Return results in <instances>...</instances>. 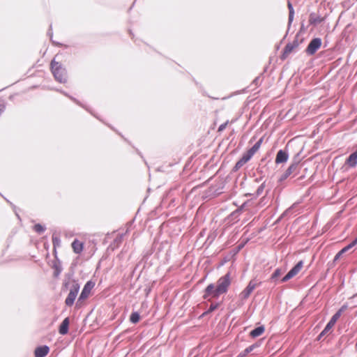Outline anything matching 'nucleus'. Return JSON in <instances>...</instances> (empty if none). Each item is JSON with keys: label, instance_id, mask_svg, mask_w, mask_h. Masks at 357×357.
Instances as JSON below:
<instances>
[{"label": "nucleus", "instance_id": "56", "mask_svg": "<svg viewBox=\"0 0 357 357\" xmlns=\"http://www.w3.org/2000/svg\"><path fill=\"white\" fill-rule=\"evenodd\" d=\"M246 179H247V176H246V175H244V176H243L242 181H241V183H240V185H241V188H243V185H244V184H245V181H246Z\"/></svg>", "mask_w": 357, "mask_h": 357}, {"label": "nucleus", "instance_id": "41", "mask_svg": "<svg viewBox=\"0 0 357 357\" xmlns=\"http://www.w3.org/2000/svg\"><path fill=\"white\" fill-rule=\"evenodd\" d=\"M107 126H108V127H109V128H110L112 130H114L115 132H116V133H117L119 136H121V137L122 139H123V140H124L125 142H126L127 143H128L129 144H130V145H131V142H130L128 139H126V137H124V136H123L121 132H118L117 130H115V128H114L112 125H110V124H107Z\"/></svg>", "mask_w": 357, "mask_h": 357}, {"label": "nucleus", "instance_id": "49", "mask_svg": "<svg viewBox=\"0 0 357 357\" xmlns=\"http://www.w3.org/2000/svg\"><path fill=\"white\" fill-rule=\"evenodd\" d=\"M338 260H336L335 259V256L334 257L333 259L331 261H329L328 264H327V266H328V268H333L336 262Z\"/></svg>", "mask_w": 357, "mask_h": 357}, {"label": "nucleus", "instance_id": "4", "mask_svg": "<svg viewBox=\"0 0 357 357\" xmlns=\"http://www.w3.org/2000/svg\"><path fill=\"white\" fill-rule=\"evenodd\" d=\"M250 239L248 238L245 241L240 243L236 247L233 248L229 251L228 254H227L223 259L219 262L217 265L216 268L219 269L222 266H223L227 262L233 260L234 261L236 260V257L238 254V252L245 246V245L248 243Z\"/></svg>", "mask_w": 357, "mask_h": 357}, {"label": "nucleus", "instance_id": "42", "mask_svg": "<svg viewBox=\"0 0 357 357\" xmlns=\"http://www.w3.org/2000/svg\"><path fill=\"white\" fill-rule=\"evenodd\" d=\"M291 279H292V278L290 276V274H289L287 273L284 276H283L282 278H280V283L287 282L289 280H290Z\"/></svg>", "mask_w": 357, "mask_h": 357}, {"label": "nucleus", "instance_id": "12", "mask_svg": "<svg viewBox=\"0 0 357 357\" xmlns=\"http://www.w3.org/2000/svg\"><path fill=\"white\" fill-rule=\"evenodd\" d=\"M287 8H288V10H289L287 31L285 35L284 36V37L282 38V39L281 40L280 43H282L285 40V38H287V34L289 33V29H290V27L291 26V24L294 22V19L295 10H294L293 4H292V3L290 1H287Z\"/></svg>", "mask_w": 357, "mask_h": 357}, {"label": "nucleus", "instance_id": "39", "mask_svg": "<svg viewBox=\"0 0 357 357\" xmlns=\"http://www.w3.org/2000/svg\"><path fill=\"white\" fill-rule=\"evenodd\" d=\"M261 77H263V73H260V75L259 76L256 77L253 79V81L252 82V84H254L256 86H258L261 85V82H262Z\"/></svg>", "mask_w": 357, "mask_h": 357}, {"label": "nucleus", "instance_id": "28", "mask_svg": "<svg viewBox=\"0 0 357 357\" xmlns=\"http://www.w3.org/2000/svg\"><path fill=\"white\" fill-rule=\"evenodd\" d=\"M141 319L140 313L138 311H132L130 314L129 320L133 324H137Z\"/></svg>", "mask_w": 357, "mask_h": 357}, {"label": "nucleus", "instance_id": "10", "mask_svg": "<svg viewBox=\"0 0 357 357\" xmlns=\"http://www.w3.org/2000/svg\"><path fill=\"white\" fill-rule=\"evenodd\" d=\"M261 282H259V283H256L254 282L253 280H251L248 282L246 287L239 294L240 299L241 301L248 299L250 297V296L251 295V294L252 293V291L255 290V289L257 287H259V285H261Z\"/></svg>", "mask_w": 357, "mask_h": 357}, {"label": "nucleus", "instance_id": "20", "mask_svg": "<svg viewBox=\"0 0 357 357\" xmlns=\"http://www.w3.org/2000/svg\"><path fill=\"white\" fill-rule=\"evenodd\" d=\"M51 267L54 269L53 277L57 278L63 271V267L61 264V261L60 259L58 260H52L51 264Z\"/></svg>", "mask_w": 357, "mask_h": 357}, {"label": "nucleus", "instance_id": "3", "mask_svg": "<svg viewBox=\"0 0 357 357\" xmlns=\"http://www.w3.org/2000/svg\"><path fill=\"white\" fill-rule=\"evenodd\" d=\"M348 307V303H345L335 312V314L331 317L330 320L326 324L324 329L317 335L316 338L317 341L321 340V339L333 328L344 312L347 310Z\"/></svg>", "mask_w": 357, "mask_h": 357}, {"label": "nucleus", "instance_id": "62", "mask_svg": "<svg viewBox=\"0 0 357 357\" xmlns=\"http://www.w3.org/2000/svg\"><path fill=\"white\" fill-rule=\"evenodd\" d=\"M342 57L338 58V59L335 61L336 64H337V65L340 64V63L342 62Z\"/></svg>", "mask_w": 357, "mask_h": 357}, {"label": "nucleus", "instance_id": "13", "mask_svg": "<svg viewBox=\"0 0 357 357\" xmlns=\"http://www.w3.org/2000/svg\"><path fill=\"white\" fill-rule=\"evenodd\" d=\"M326 18L321 17V15L317 14L314 12H312L309 15L308 22L309 25L314 27L317 26L319 24L325 22Z\"/></svg>", "mask_w": 357, "mask_h": 357}, {"label": "nucleus", "instance_id": "64", "mask_svg": "<svg viewBox=\"0 0 357 357\" xmlns=\"http://www.w3.org/2000/svg\"><path fill=\"white\" fill-rule=\"evenodd\" d=\"M128 33H129L130 36L132 37V38H134V33H133V32L132 31L131 29L128 30Z\"/></svg>", "mask_w": 357, "mask_h": 357}, {"label": "nucleus", "instance_id": "53", "mask_svg": "<svg viewBox=\"0 0 357 357\" xmlns=\"http://www.w3.org/2000/svg\"><path fill=\"white\" fill-rule=\"evenodd\" d=\"M209 312L207 311V310H206L204 312H203L199 317V319H203L204 317L209 315Z\"/></svg>", "mask_w": 357, "mask_h": 357}, {"label": "nucleus", "instance_id": "8", "mask_svg": "<svg viewBox=\"0 0 357 357\" xmlns=\"http://www.w3.org/2000/svg\"><path fill=\"white\" fill-rule=\"evenodd\" d=\"M322 45V40L319 37H313L307 45L305 53L307 56H314Z\"/></svg>", "mask_w": 357, "mask_h": 357}, {"label": "nucleus", "instance_id": "34", "mask_svg": "<svg viewBox=\"0 0 357 357\" xmlns=\"http://www.w3.org/2000/svg\"><path fill=\"white\" fill-rule=\"evenodd\" d=\"M74 269L73 267L71 266L70 271L65 274V278L64 280H67L71 283H73V280H77V278H74Z\"/></svg>", "mask_w": 357, "mask_h": 357}, {"label": "nucleus", "instance_id": "1", "mask_svg": "<svg viewBox=\"0 0 357 357\" xmlns=\"http://www.w3.org/2000/svg\"><path fill=\"white\" fill-rule=\"evenodd\" d=\"M233 265L229 267L226 274L220 277L216 283H209L203 291L202 298L207 302L218 300L221 295L226 294L231 284V275Z\"/></svg>", "mask_w": 357, "mask_h": 357}, {"label": "nucleus", "instance_id": "32", "mask_svg": "<svg viewBox=\"0 0 357 357\" xmlns=\"http://www.w3.org/2000/svg\"><path fill=\"white\" fill-rule=\"evenodd\" d=\"M46 229V226L41 223H36L33 227V231L38 234H42L44 233Z\"/></svg>", "mask_w": 357, "mask_h": 357}, {"label": "nucleus", "instance_id": "52", "mask_svg": "<svg viewBox=\"0 0 357 357\" xmlns=\"http://www.w3.org/2000/svg\"><path fill=\"white\" fill-rule=\"evenodd\" d=\"M342 5L344 8L349 9L350 8V1L349 0L348 1H343Z\"/></svg>", "mask_w": 357, "mask_h": 357}, {"label": "nucleus", "instance_id": "40", "mask_svg": "<svg viewBox=\"0 0 357 357\" xmlns=\"http://www.w3.org/2000/svg\"><path fill=\"white\" fill-rule=\"evenodd\" d=\"M71 282L67 280H63V282H62V286H61V291H66L67 290H68L70 289V283Z\"/></svg>", "mask_w": 357, "mask_h": 357}, {"label": "nucleus", "instance_id": "57", "mask_svg": "<svg viewBox=\"0 0 357 357\" xmlns=\"http://www.w3.org/2000/svg\"><path fill=\"white\" fill-rule=\"evenodd\" d=\"M268 155H269V154H268V153H267L266 156L263 157V158L261 159V160H260V163H259V165H261V163H263L264 162H265V161L266 160L267 157L268 156Z\"/></svg>", "mask_w": 357, "mask_h": 357}, {"label": "nucleus", "instance_id": "33", "mask_svg": "<svg viewBox=\"0 0 357 357\" xmlns=\"http://www.w3.org/2000/svg\"><path fill=\"white\" fill-rule=\"evenodd\" d=\"M303 261L300 260L290 270L293 271L295 275H297L303 268Z\"/></svg>", "mask_w": 357, "mask_h": 357}, {"label": "nucleus", "instance_id": "37", "mask_svg": "<svg viewBox=\"0 0 357 357\" xmlns=\"http://www.w3.org/2000/svg\"><path fill=\"white\" fill-rule=\"evenodd\" d=\"M52 244L53 248H58L61 245V238L59 236L55 235L54 234L52 235Z\"/></svg>", "mask_w": 357, "mask_h": 357}, {"label": "nucleus", "instance_id": "25", "mask_svg": "<svg viewBox=\"0 0 357 357\" xmlns=\"http://www.w3.org/2000/svg\"><path fill=\"white\" fill-rule=\"evenodd\" d=\"M80 289V283L79 282V280H73V283H71V285L69 289V292L71 294H75L76 296H78L79 291Z\"/></svg>", "mask_w": 357, "mask_h": 357}, {"label": "nucleus", "instance_id": "11", "mask_svg": "<svg viewBox=\"0 0 357 357\" xmlns=\"http://www.w3.org/2000/svg\"><path fill=\"white\" fill-rule=\"evenodd\" d=\"M264 338H261L257 340L254 344L250 345L247 348H245L243 351L240 352L236 357H246L250 353H251L254 349L259 348L261 346Z\"/></svg>", "mask_w": 357, "mask_h": 357}, {"label": "nucleus", "instance_id": "60", "mask_svg": "<svg viewBox=\"0 0 357 357\" xmlns=\"http://www.w3.org/2000/svg\"><path fill=\"white\" fill-rule=\"evenodd\" d=\"M193 81H194V82L195 83V84H196V86H197L199 87L200 89H202V84H201L200 83H199L198 82H197V81L195 79V78H193Z\"/></svg>", "mask_w": 357, "mask_h": 357}, {"label": "nucleus", "instance_id": "17", "mask_svg": "<svg viewBox=\"0 0 357 357\" xmlns=\"http://www.w3.org/2000/svg\"><path fill=\"white\" fill-rule=\"evenodd\" d=\"M50 351V347L46 344L38 345L35 348L34 357H45Z\"/></svg>", "mask_w": 357, "mask_h": 357}, {"label": "nucleus", "instance_id": "46", "mask_svg": "<svg viewBox=\"0 0 357 357\" xmlns=\"http://www.w3.org/2000/svg\"><path fill=\"white\" fill-rule=\"evenodd\" d=\"M172 164H169V165L167 166H160V167H158L157 169H156V171L157 172H166V168H168L169 167H172Z\"/></svg>", "mask_w": 357, "mask_h": 357}, {"label": "nucleus", "instance_id": "22", "mask_svg": "<svg viewBox=\"0 0 357 357\" xmlns=\"http://www.w3.org/2000/svg\"><path fill=\"white\" fill-rule=\"evenodd\" d=\"M265 330H266L265 326L263 324H259L258 326H257L256 327H255L254 329H252V331H250L249 336L253 339L257 338V337L261 336V335H263L265 332Z\"/></svg>", "mask_w": 357, "mask_h": 357}, {"label": "nucleus", "instance_id": "59", "mask_svg": "<svg viewBox=\"0 0 357 357\" xmlns=\"http://www.w3.org/2000/svg\"><path fill=\"white\" fill-rule=\"evenodd\" d=\"M193 81H194V82L195 83V84H196V86H197L199 87L200 89H202V84H201L200 83H199L198 82H197V81L195 79V78H193Z\"/></svg>", "mask_w": 357, "mask_h": 357}, {"label": "nucleus", "instance_id": "55", "mask_svg": "<svg viewBox=\"0 0 357 357\" xmlns=\"http://www.w3.org/2000/svg\"><path fill=\"white\" fill-rule=\"evenodd\" d=\"M58 92L61 93V94H63V96H65L66 97H68L69 93L65 91H63V89H56Z\"/></svg>", "mask_w": 357, "mask_h": 357}, {"label": "nucleus", "instance_id": "35", "mask_svg": "<svg viewBox=\"0 0 357 357\" xmlns=\"http://www.w3.org/2000/svg\"><path fill=\"white\" fill-rule=\"evenodd\" d=\"M123 237V234H120V235H119L117 237H116V238L114 239V241H113L112 243L109 246V248H112V244H114V245H115L114 248H112V250H114V249H115V248L119 247V245H120V244L121 243V242H122Z\"/></svg>", "mask_w": 357, "mask_h": 357}, {"label": "nucleus", "instance_id": "16", "mask_svg": "<svg viewBox=\"0 0 357 357\" xmlns=\"http://www.w3.org/2000/svg\"><path fill=\"white\" fill-rule=\"evenodd\" d=\"M356 245L357 239H353L349 243L343 247L335 254V259L339 260L341 257H342L343 255H344L347 252H348Z\"/></svg>", "mask_w": 357, "mask_h": 357}, {"label": "nucleus", "instance_id": "45", "mask_svg": "<svg viewBox=\"0 0 357 357\" xmlns=\"http://www.w3.org/2000/svg\"><path fill=\"white\" fill-rule=\"evenodd\" d=\"M52 44L56 47H67L68 46L64 45L63 43H60V42H58V41H55L53 39L50 40Z\"/></svg>", "mask_w": 357, "mask_h": 357}, {"label": "nucleus", "instance_id": "43", "mask_svg": "<svg viewBox=\"0 0 357 357\" xmlns=\"http://www.w3.org/2000/svg\"><path fill=\"white\" fill-rule=\"evenodd\" d=\"M228 123H229V121H227L224 122L223 123L220 124L218 128V132H221L224 131L226 129Z\"/></svg>", "mask_w": 357, "mask_h": 357}, {"label": "nucleus", "instance_id": "27", "mask_svg": "<svg viewBox=\"0 0 357 357\" xmlns=\"http://www.w3.org/2000/svg\"><path fill=\"white\" fill-rule=\"evenodd\" d=\"M265 186H266V181L263 182L261 185H259L257 188V189L256 190V191L255 192V193L252 194V193H246L245 195V196L248 197V196H251L252 195L255 198H257L260 195L262 194V192H264V188H265Z\"/></svg>", "mask_w": 357, "mask_h": 357}, {"label": "nucleus", "instance_id": "29", "mask_svg": "<svg viewBox=\"0 0 357 357\" xmlns=\"http://www.w3.org/2000/svg\"><path fill=\"white\" fill-rule=\"evenodd\" d=\"M239 215L238 211L234 210L227 216L228 222L231 224L237 222L239 220Z\"/></svg>", "mask_w": 357, "mask_h": 357}, {"label": "nucleus", "instance_id": "6", "mask_svg": "<svg viewBox=\"0 0 357 357\" xmlns=\"http://www.w3.org/2000/svg\"><path fill=\"white\" fill-rule=\"evenodd\" d=\"M301 168V167H298L294 164L290 163L289 167L278 178V183L281 185H282L283 182L291 176H292V177H295L300 173Z\"/></svg>", "mask_w": 357, "mask_h": 357}, {"label": "nucleus", "instance_id": "18", "mask_svg": "<svg viewBox=\"0 0 357 357\" xmlns=\"http://www.w3.org/2000/svg\"><path fill=\"white\" fill-rule=\"evenodd\" d=\"M345 165H347L349 167L354 168L357 165V148L349 155V156L346 158Z\"/></svg>", "mask_w": 357, "mask_h": 357}, {"label": "nucleus", "instance_id": "36", "mask_svg": "<svg viewBox=\"0 0 357 357\" xmlns=\"http://www.w3.org/2000/svg\"><path fill=\"white\" fill-rule=\"evenodd\" d=\"M307 26L305 25V19H303L301 22V26L298 31L296 33V36L298 39L300 35H303L306 32Z\"/></svg>", "mask_w": 357, "mask_h": 357}, {"label": "nucleus", "instance_id": "5", "mask_svg": "<svg viewBox=\"0 0 357 357\" xmlns=\"http://www.w3.org/2000/svg\"><path fill=\"white\" fill-rule=\"evenodd\" d=\"M95 284L96 282L93 280H89L85 283L75 303V307L77 308L81 307L82 302H84L89 297L92 289L95 287Z\"/></svg>", "mask_w": 357, "mask_h": 357}, {"label": "nucleus", "instance_id": "24", "mask_svg": "<svg viewBox=\"0 0 357 357\" xmlns=\"http://www.w3.org/2000/svg\"><path fill=\"white\" fill-rule=\"evenodd\" d=\"M282 273H283V271H282V268H280V267L276 268L273 271L272 274L271 275L268 280L271 282H274L275 284L280 283V277L281 276Z\"/></svg>", "mask_w": 357, "mask_h": 357}, {"label": "nucleus", "instance_id": "54", "mask_svg": "<svg viewBox=\"0 0 357 357\" xmlns=\"http://www.w3.org/2000/svg\"><path fill=\"white\" fill-rule=\"evenodd\" d=\"M257 172L260 176L264 175L263 168L260 165L257 168Z\"/></svg>", "mask_w": 357, "mask_h": 357}, {"label": "nucleus", "instance_id": "19", "mask_svg": "<svg viewBox=\"0 0 357 357\" xmlns=\"http://www.w3.org/2000/svg\"><path fill=\"white\" fill-rule=\"evenodd\" d=\"M250 160L244 153H243L241 157L232 167L231 173L237 172L244 165H245Z\"/></svg>", "mask_w": 357, "mask_h": 357}, {"label": "nucleus", "instance_id": "31", "mask_svg": "<svg viewBox=\"0 0 357 357\" xmlns=\"http://www.w3.org/2000/svg\"><path fill=\"white\" fill-rule=\"evenodd\" d=\"M303 151V149H301L300 151H298L297 153H296L292 159H291V164H294L298 167H301L300 165L301 164V162L302 161V158H301V154Z\"/></svg>", "mask_w": 357, "mask_h": 357}, {"label": "nucleus", "instance_id": "48", "mask_svg": "<svg viewBox=\"0 0 357 357\" xmlns=\"http://www.w3.org/2000/svg\"><path fill=\"white\" fill-rule=\"evenodd\" d=\"M132 147L135 149L136 153L141 157V158L143 160V161L144 162V163L147 165V162L146 161V160L144 159L142 152L137 148H135L134 146H132Z\"/></svg>", "mask_w": 357, "mask_h": 357}, {"label": "nucleus", "instance_id": "2", "mask_svg": "<svg viewBox=\"0 0 357 357\" xmlns=\"http://www.w3.org/2000/svg\"><path fill=\"white\" fill-rule=\"evenodd\" d=\"M50 70L56 82L61 84L67 82V70L61 62L56 61L55 59H52L50 62Z\"/></svg>", "mask_w": 357, "mask_h": 357}, {"label": "nucleus", "instance_id": "61", "mask_svg": "<svg viewBox=\"0 0 357 357\" xmlns=\"http://www.w3.org/2000/svg\"><path fill=\"white\" fill-rule=\"evenodd\" d=\"M288 273L290 274V276L293 278L294 277H295L296 275H295V273H294L293 271H291V270H289L288 271Z\"/></svg>", "mask_w": 357, "mask_h": 357}, {"label": "nucleus", "instance_id": "38", "mask_svg": "<svg viewBox=\"0 0 357 357\" xmlns=\"http://www.w3.org/2000/svg\"><path fill=\"white\" fill-rule=\"evenodd\" d=\"M289 213V209H287L285 210L274 222L273 223V225H278L281 221L287 215V214Z\"/></svg>", "mask_w": 357, "mask_h": 357}, {"label": "nucleus", "instance_id": "15", "mask_svg": "<svg viewBox=\"0 0 357 357\" xmlns=\"http://www.w3.org/2000/svg\"><path fill=\"white\" fill-rule=\"evenodd\" d=\"M67 98H68L70 100H71L76 105H77L80 106L81 107L84 108L85 110H86L88 112H89L91 115H93L97 119H98L99 121L103 122L102 120L96 114L94 113V112L91 109V108L89 106H88V105H86L85 104H83L77 98H75L74 96H71L70 94L68 95V96Z\"/></svg>", "mask_w": 357, "mask_h": 357}, {"label": "nucleus", "instance_id": "58", "mask_svg": "<svg viewBox=\"0 0 357 357\" xmlns=\"http://www.w3.org/2000/svg\"><path fill=\"white\" fill-rule=\"evenodd\" d=\"M264 176H265V175H262V176H260L259 178H257L255 179V182H257V183L260 182V181L263 179V178L264 177Z\"/></svg>", "mask_w": 357, "mask_h": 357}, {"label": "nucleus", "instance_id": "21", "mask_svg": "<svg viewBox=\"0 0 357 357\" xmlns=\"http://www.w3.org/2000/svg\"><path fill=\"white\" fill-rule=\"evenodd\" d=\"M69 317H66L61 323L59 324L58 328V332L61 335H66L69 333Z\"/></svg>", "mask_w": 357, "mask_h": 357}, {"label": "nucleus", "instance_id": "51", "mask_svg": "<svg viewBox=\"0 0 357 357\" xmlns=\"http://www.w3.org/2000/svg\"><path fill=\"white\" fill-rule=\"evenodd\" d=\"M139 264L138 263V264H137L135 265V266L132 268V270L131 271V272H130V278H132V277L134 276V274H135V273L136 270L137 269V268L139 267Z\"/></svg>", "mask_w": 357, "mask_h": 357}, {"label": "nucleus", "instance_id": "14", "mask_svg": "<svg viewBox=\"0 0 357 357\" xmlns=\"http://www.w3.org/2000/svg\"><path fill=\"white\" fill-rule=\"evenodd\" d=\"M264 141V137H260L255 143V144L248 149L245 152L243 153L250 159L251 160L252 158L254 156V155L259 151V149L261 147V145Z\"/></svg>", "mask_w": 357, "mask_h": 357}, {"label": "nucleus", "instance_id": "9", "mask_svg": "<svg viewBox=\"0 0 357 357\" xmlns=\"http://www.w3.org/2000/svg\"><path fill=\"white\" fill-rule=\"evenodd\" d=\"M289 158V146L287 144L284 149H279L276 153L275 163L276 165L285 164Z\"/></svg>", "mask_w": 357, "mask_h": 357}, {"label": "nucleus", "instance_id": "7", "mask_svg": "<svg viewBox=\"0 0 357 357\" xmlns=\"http://www.w3.org/2000/svg\"><path fill=\"white\" fill-rule=\"evenodd\" d=\"M304 41L303 38L301 42H299L297 37H295L294 39L291 42H289L285 47L283 48L281 54L280 55V59L282 61H284L288 56L296 48L298 47L300 43H302Z\"/></svg>", "mask_w": 357, "mask_h": 357}, {"label": "nucleus", "instance_id": "23", "mask_svg": "<svg viewBox=\"0 0 357 357\" xmlns=\"http://www.w3.org/2000/svg\"><path fill=\"white\" fill-rule=\"evenodd\" d=\"M72 249L74 253L79 255L83 252L84 244L77 238H75L71 243Z\"/></svg>", "mask_w": 357, "mask_h": 357}, {"label": "nucleus", "instance_id": "44", "mask_svg": "<svg viewBox=\"0 0 357 357\" xmlns=\"http://www.w3.org/2000/svg\"><path fill=\"white\" fill-rule=\"evenodd\" d=\"M248 200H246L245 202H244L241 205V206H239L238 208H236L235 211H238V214L240 215L244 210V208H245V206H247L248 203Z\"/></svg>", "mask_w": 357, "mask_h": 357}, {"label": "nucleus", "instance_id": "47", "mask_svg": "<svg viewBox=\"0 0 357 357\" xmlns=\"http://www.w3.org/2000/svg\"><path fill=\"white\" fill-rule=\"evenodd\" d=\"M47 35L50 38V40L53 39V31H52V24H50V28L47 30Z\"/></svg>", "mask_w": 357, "mask_h": 357}, {"label": "nucleus", "instance_id": "50", "mask_svg": "<svg viewBox=\"0 0 357 357\" xmlns=\"http://www.w3.org/2000/svg\"><path fill=\"white\" fill-rule=\"evenodd\" d=\"M52 254L54 256L53 260H58L60 259L58 257V252H57V248H53Z\"/></svg>", "mask_w": 357, "mask_h": 357}, {"label": "nucleus", "instance_id": "30", "mask_svg": "<svg viewBox=\"0 0 357 357\" xmlns=\"http://www.w3.org/2000/svg\"><path fill=\"white\" fill-rule=\"evenodd\" d=\"M223 303V301H216L211 304L208 308H207V311L209 314H212L214 311L218 310Z\"/></svg>", "mask_w": 357, "mask_h": 357}, {"label": "nucleus", "instance_id": "26", "mask_svg": "<svg viewBox=\"0 0 357 357\" xmlns=\"http://www.w3.org/2000/svg\"><path fill=\"white\" fill-rule=\"evenodd\" d=\"M77 297V296H76L75 294H74L69 292L65 299V305L68 307H72L75 303H76L75 300Z\"/></svg>", "mask_w": 357, "mask_h": 357}, {"label": "nucleus", "instance_id": "63", "mask_svg": "<svg viewBox=\"0 0 357 357\" xmlns=\"http://www.w3.org/2000/svg\"><path fill=\"white\" fill-rule=\"evenodd\" d=\"M134 222H135V218H133L132 220H130V222H128V226L131 227L132 225L134 223Z\"/></svg>", "mask_w": 357, "mask_h": 357}]
</instances>
